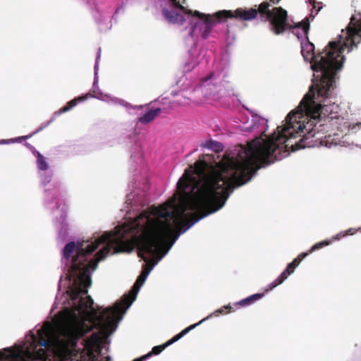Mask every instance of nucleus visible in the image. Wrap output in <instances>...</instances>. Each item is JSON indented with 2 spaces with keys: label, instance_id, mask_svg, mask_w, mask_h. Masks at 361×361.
I'll return each mask as SVG.
<instances>
[{
  "label": "nucleus",
  "instance_id": "nucleus-1",
  "mask_svg": "<svg viewBox=\"0 0 361 361\" xmlns=\"http://www.w3.org/2000/svg\"><path fill=\"white\" fill-rule=\"evenodd\" d=\"M203 159L197 160L185 170L177 183L180 202L177 212L171 211L173 201L166 202L157 208L154 214H141L130 226L116 228V232L104 234L94 243L87 244V252L92 253L102 243L106 245L95 255V262L87 264L82 272L75 262L73 269L79 274L78 281L87 293L92 285L91 275L98 263L109 253L130 252L135 247L137 255L145 264L142 273L148 276L154 266L169 251L166 240L173 233L174 227L179 233L185 232L196 222L214 213L224 207L235 187L227 176L226 170L219 164L212 166Z\"/></svg>",
  "mask_w": 361,
  "mask_h": 361
},
{
  "label": "nucleus",
  "instance_id": "nucleus-10",
  "mask_svg": "<svg viewBox=\"0 0 361 361\" xmlns=\"http://www.w3.org/2000/svg\"><path fill=\"white\" fill-rule=\"evenodd\" d=\"M147 276H145L141 272L140 275L137 277L135 283H134L132 289L128 295L123 297V302L126 305V307H129L133 301L135 300L137 294L140 287L145 283Z\"/></svg>",
  "mask_w": 361,
  "mask_h": 361
},
{
  "label": "nucleus",
  "instance_id": "nucleus-16",
  "mask_svg": "<svg viewBox=\"0 0 361 361\" xmlns=\"http://www.w3.org/2000/svg\"><path fill=\"white\" fill-rule=\"evenodd\" d=\"M37 165L39 170L45 171L48 169V164L45 157L39 152H37Z\"/></svg>",
  "mask_w": 361,
  "mask_h": 361
},
{
  "label": "nucleus",
  "instance_id": "nucleus-4",
  "mask_svg": "<svg viewBox=\"0 0 361 361\" xmlns=\"http://www.w3.org/2000/svg\"><path fill=\"white\" fill-rule=\"evenodd\" d=\"M352 17L346 27V32L342 30L338 42L331 41L326 47L324 52L316 55L314 46L309 41L301 44V54L305 61H311L312 68L315 72H320V78L312 85L317 97H330L335 88L336 71L343 66L345 49L350 52L357 47L361 41V20L354 22Z\"/></svg>",
  "mask_w": 361,
  "mask_h": 361
},
{
  "label": "nucleus",
  "instance_id": "nucleus-17",
  "mask_svg": "<svg viewBox=\"0 0 361 361\" xmlns=\"http://www.w3.org/2000/svg\"><path fill=\"white\" fill-rule=\"evenodd\" d=\"M207 147L216 152H220L223 149V145L220 142L214 140L208 142Z\"/></svg>",
  "mask_w": 361,
  "mask_h": 361
},
{
  "label": "nucleus",
  "instance_id": "nucleus-15",
  "mask_svg": "<svg viewBox=\"0 0 361 361\" xmlns=\"http://www.w3.org/2000/svg\"><path fill=\"white\" fill-rule=\"evenodd\" d=\"M264 294H265L264 293L253 294L245 299H243L242 300L235 303V305H240V306L250 305L252 304L253 302H255V301L259 300L261 298H262L264 297Z\"/></svg>",
  "mask_w": 361,
  "mask_h": 361
},
{
  "label": "nucleus",
  "instance_id": "nucleus-6",
  "mask_svg": "<svg viewBox=\"0 0 361 361\" xmlns=\"http://www.w3.org/2000/svg\"><path fill=\"white\" fill-rule=\"evenodd\" d=\"M331 240H325L321 242H319L314 244L307 252H302L298 255L296 258H295L292 262L289 263L286 268V269L281 274V275L276 279L272 283L268 285L267 288L265 289L264 293H267L269 290H271L277 286L281 284L289 275L293 274L295 271V269L300 264L302 260L306 257L309 254L312 252L319 250L324 246L329 245L331 244Z\"/></svg>",
  "mask_w": 361,
  "mask_h": 361
},
{
  "label": "nucleus",
  "instance_id": "nucleus-9",
  "mask_svg": "<svg viewBox=\"0 0 361 361\" xmlns=\"http://www.w3.org/2000/svg\"><path fill=\"white\" fill-rule=\"evenodd\" d=\"M204 319H202L199 322H197V323H196L195 324L189 326L188 327H187L185 329H183L181 332H180L179 334H178L176 336H174L171 339H170L169 341L166 342L164 344L161 345L154 346L152 348V351L150 353H149L147 355H143V356H142V357H140L139 358H136L133 361H145V360H147V358L151 357L152 355H159L166 347H168L170 345L173 344V343L176 342L180 338H181L183 336L187 334L190 331H191L192 329H195L196 326H197L198 325L202 324L204 322Z\"/></svg>",
  "mask_w": 361,
  "mask_h": 361
},
{
  "label": "nucleus",
  "instance_id": "nucleus-5",
  "mask_svg": "<svg viewBox=\"0 0 361 361\" xmlns=\"http://www.w3.org/2000/svg\"><path fill=\"white\" fill-rule=\"evenodd\" d=\"M271 4L267 1L259 4V18L262 22H269L270 30L279 35L286 30L294 28H301L305 35H307L310 29L308 22L294 23L288 18V12L281 7H274L270 9Z\"/></svg>",
  "mask_w": 361,
  "mask_h": 361
},
{
  "label": "nucleus",
  "instance_id": "nucleus-21",
  "mask_svg": "<svg viewBox=\"0 0 361 361\" xmlns=\"http://www.w3.org/2000/svg\"><path fill=\"white\" fill-rule=\"evenodd\" d=\"M354 233V232H352V229H349L348 231H347L345 233H339L338 235H336V236L333 237V240H338L340 239L341 237H344L347 235H353Z\"/></svg>",
  "mask_w": 361,
  "mask_h": 361
},
{
  "label": "nucleus",
  "instance_id": "nucleus-13",
  "mask_svg": "<svg viewBox=\"0 0 361 361\" xmlns=\"http://www.w3.org/2000/svg\"><path fill=\"white\" fill-rule=\"evenodd\" d=\"M0 361H23L20 354L12 351L11 348L0 350Z\"/></svg>",
  "mask_w": 361,
  "mask_h": 361
},
{
  "label": "nucleus",
  "instance_id": "nucleus-11",
  "mask_svg": "<svg viewBox=\"0 0 361 361\" xmlns=\"http://www.w3.org/2000/svg\"><path fill=\"white\" fill-rule=\"evenodd\" d=\"M162 14L164 18L169 23L172 24L182 25L185 21V16L183 15L180 14L173 10H168L167 8H164L162 10Z\"/></svg>",
  "mask_w": 361,
  "mask_h": 361
},
{
  "label": "nucleus",
  "instance_id": "nucleus-18",
  "mask_svg": "<svg viewBox=\"0 0 361 361\" xmlns=\"http://www.w3.org/2000/svg\"><path fill=\"white\" fill-rule=\"evenodd\" d=\"M267 120H265L264 118H262L259 116H252V122L253 123L252 128H257V126L260 124H264L267 123Z\"/></svg>",
  "mask_w": 361,
  "mask_h": 361
},
{
  "label": "nucleus",
  "instance_id": "nucleus-8",
  "mask_svg": "<svg viewBox=\"0 0 361 361\" xmlns=\"http://www.w3.org/2000/svg\"><path fill=\"white\" fill-rule=\"evenodd\" d=\"M259 15V5L258 8H238L235 11L221 10L216 12L217 18H235L239 21H249L254 20Z\"/></svg>",
  "mask_w": 361,
  "mask_h": 361
},
{
  "label": "nucleus",
  "instance_id": "nucleus-14",
  "mask_svg": "<svg viewBox=\"0 0 361 361\" xmlns=\"http://www.w3.org/2000/svg\"><path fill=\"white\" fill-rule=\"evenodd\" d=\"M161 112V108L149 110L143 116L138 118V122L147 124L152 122Z\"/></svg>",
  "mask_w": 361,
  "mask_h": 361
},
{
  "label": "nucleus",
  "instance_id": "nucleus-22",
  "mask_svg": "<svg viewBox=\"0 0 361 361\" xmlns=\"http://www.w3.org/2000/svg\"><path fill=\"white\" fill-rule=\"evenodd\" d=\"M224 309H226V310L228 309V310H229L230 312L233 311V307L231 306H230V305L224 306L222 308H220L216 311V313L217 314V315L219 314H222L224 312Z\"/></svg>",
  "mask_w": 361,
  "mask_h": 361
},
{
  "label": "nucleus",
  "instance_id": "nucleus-25",
  "mask_svg": "<svg viewBox=\"0 0 361 361\" xmlns=\"http://www.w3.org/2000/svg\"><path fill=\"white\" fill-rule=\"evenodd\" d=\"M209 317H212V314H209V317H207L204 318V319H204V321H205L206 319H207Z\"/></svg>",
  "mask_w": 361,
  "mask_h": 361
},
{
  "label": "nucleus",
  "instance_id": "nucleus-19",
  "mask_svg": "<svg viewBox=\"0 0 361 361\" xmlns=\"http://www.w3.org/2000/svg\"><path fill=\"white\" fill-rule=\"evenodd\" d=\"M173 6L179 9L182 12L192 13V10L186 8L185 6H182L177 0H169Z\"/></svg>",
  "mask_w": 361,
  "mask_h": 361
},
{
  "label": "nucleus",
  "instance_id": "nucleus-24",
  "mask_svg": "<svg viewBox=\"0 0 361 361\" xmlns=\"http://www.w3.org/2000/svg\"><path fill=\"white\" fill-rule=\"evenodd\" d=\"M270 1L273 4H278L280 1V0H270Z\"/></svg>",
  "mask_w": 361,
  "mask_h": 361
},
{
  "label": "nucleus",
  "instance_id": "nucleus-20",
  "mask_svg": "<svg viewBox=\"0 0 361 361\" xmlns=\"http://www.w3.org/2000/svg\"><path fill=\"white\" fill-rule=\"evenodd\" d=\"M216 75L214 73L211 72L209 73L206 77L201 79L202 85H204L206 82H207L209 80H216Z\"/></svg>",
  "mask_w": 361,
  "mask_h": 361
},
{
  "label": "nucleus",
  "instance_id": "nucleus-7",
  "mask_svg": "<svg viewBox=\"0 0 361 361\" xmlns=\"http://www.w3.org/2000/svg\"><path fill=\"white\" fill-rule=\"evenodd\" d=\"M183 13L185 14H188V15H191V16L197 17L200 19V21L195 23L191 27V30H190V33L191 35H193L195 30L197 27H200V29L202 32H201L202 37L204 39H207L209 37V36L212 30V28L217 23H220L221 21L226 20L224 18H217L216 12L215 13H214L213 15L202 13L198 11H192V13H187V12H183Z\"/></svg>",
  "mask_w": 361,
  "mask_h": 361
},
{
  "label": "nucleus",
  "instance_id": "nucleus-3",
  "mask_svg": "<svg viewBox=\"0 0 361 361\" xmlns=\"http://www.w3.org/2000/svg\"><path fill=\"white\" fill-rule=\"evenodd\" d=\"M74 252L75 255L72 257L69 269L71 276L73 278V283L68 293L72 300H78V303L73 305L75 311L83 314L87 310H90L93 317V324L88 325L85 322L75 318L66 324L57 335L49 324L44 325L37 331V336H32V342L25 350L23 348H11L12 351L20 354L23 361H45L48 357L47 349L52 345L56 346L61 353L68 354L76 346L78 340L90 332L93 328L99 331L92 334L86 340V348L89 360H97L101 354V344L103 340L116 330V320L120 319V315L128 308L123 299L101 312L99 311L102 307L98 310L93 307L92 298L90 295L83 297L87 292L83 293L85 289L78 281L79 274L74 271L73 267L75 262H81L78 267L82 269L87 264L95 262V258L90 259V255L92 253L87 252V245H85L84 243H80L76 245L74 242H70L65 245L63 250V257L67 262Z\"/></svg>",
  "mask_w": 361,
  "mask_h": 361
},
{
  "label": "nucleus",
  "instance_id": "nucleus-23",
  "mask_svg": "<svg viewBox=\"0 0 361 361\" xmlns=\"http://www.w3.org/2000/svg\"><path fill=\"white\" fill-rule=\"evenodd\" d=\"M32 134H30V135H25V136L19 137H18V138L16 139V140H18V141H21V140H26V139H28V138L31 137H32Z\"/></svg>",
  "mask_w": 361,
  "mask_h": 361
},
{
  "label": "nucleus",
  "instance_id": "nucleus-12",
  "mask_svg": "<svg viewBox=\"0 0 361 361\" xmlns=\"http://www.w3.org/2000/svg\"><path fill=\"white\" fill-rule=\"evenodd\" d=\"M93 94L91 92H88L85 95L76 97L70 102H68L64 106L61 108L56 114H61L63 113L67 112L73 107H75L78 103L84 102L88 98L93 97Z\"/></svg>",
  "mask_w": 361,
  "mask_h": 361
},
{
  "label": "nucleus",
  "instance_id": "nucleus-2",
  "mask_svg": "<svg viewBox=\"0 0 361 361\" xmlns=\"http://www.w3.org/2000/svg\"><path fill=\"white\" fill-rule=\"evenodd\" d=\"M329 97L318 98L314 86H310L295 111L290 112L283 127L267 139L257 137L241 147L239 159L219 164L235 186L247 183L260 168L273 163L271 156L276 149L287 152L305 147L336 146L340 139L350 130L355 131L361 123H351L337 112L329 114L327 105L322 102Z\"/></svg>",
  "mask_w": 361,
  "mask_h": 361
}]
</instances>
